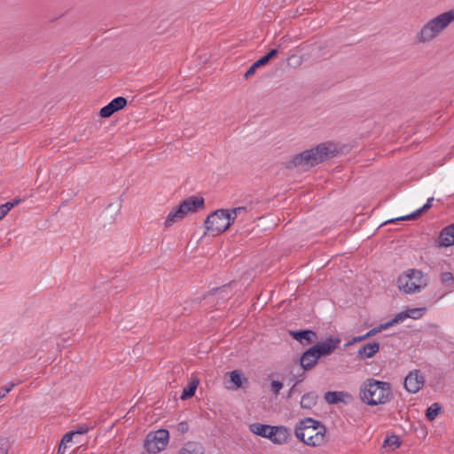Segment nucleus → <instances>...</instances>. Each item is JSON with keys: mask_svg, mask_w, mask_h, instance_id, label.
<instances>
[{"mask_svg": "<svg viewBox=\"0 0 454 454\" xmlns=\"http://www.w3.org/2000/svg\"><path fill=\"white\" fill-rule=\"evenodd\" d=\"M336 153L337 147L333 143H322L295 155L291 163L294 167L310 168L334 157Z\"/></svg>", "mask_w": 454, "mask_h": 454, "instance_id": "nucleus-1", "label": "nucleus"}, {"mask_svg": "<svg viewBox=\"0 0 454 454\" xmlns=\"http://www.w3.org/2000/svg\"><path fill=\"white\" fill-rule=\"evenodd\" d=\"M359 395L363 403L367 405L385 404L390 400L391 386L386 381L367 379L360 387Z\"/></svg>", "mask_w": 454, "mask_h": 454, "instance_id": "nucleus-2", "label": "nucleus"}, {"mask_svg": "<svg viewBox=\"0 0 454 454\" xmlns=\"http://www.w3.org/2000/svg\"><path fill=\"white\" fill-rule=\"evenodd\" d=\"M325 427L321 422L307 418L296 424L295 436L309 446L317 447L325 442Z\"/></svg>", "mask_w": 454, "mask_h": 454, "instance_id": "nucleus-3", "label": "nucleus"}, {"mask_svg": "<svg viewBox=\"0 0 454 454\" xmlns=\"http://www.w3.org/2000/svg\"><path fill=\"white\" fill-rule=\"evenodd\" d=\"M454 22V8L442 12L428 20L417 35L419 43H426L433 41Z\"/></svg>", "mask_w": 454, "mask_h": 454, "instance_id": "nucleus-4", "label": "nucleus"}, {"mask_svg": "<svg viewBox=\"0 0 454 454\" xmlns=\"http://www.w3.org/2000/svg\"><path fill=\"white\" fill-rule=\"evenodd\" d=\"M428 284L427 275L421 270L411 269L397 278L399 289L407 294L421 292Z\"/></svg>", "mask_w": 454, "mask_h": 454, "instance_id": "nucleus-5", "label": "nucleus"}, {"mask_svg": "<svg viewBox=\"0 0 454 454\" xmlns=\"http://www.w3.org/2000/svg\"><path fill=\"white\" fill-rule=\"evenodd\" d=\"M204 206L202 197L192 196L184 200L177 207L173 208L166 217L165 227H169L175 223L184 219L188 214L195 213Z\"/></svg>", "mask_w": 454, "mask_h": 454, "instance_id": "nucleus-6", "label": "nucleus"}, {"mask_svg": "<svg viewBox=\"0 0 454 454\" xmlns=\"http://www.w3.org/2000/svg\"><path fill=\"white\" fill-rule=\"evenodd\" d=\"M253 434L270 439L275 444H284L290 437V431L284 426H270L261 423H253L249 426Z\"/></svg>", "mask_w": 454, "mask_h": 454, "instance_id": "nucleus-7", "label": "nucleus"}, {"mask_svg": "<svg viewBox=\"0 0 454 454\" xmlns=\"http://www.w3.org/2000/svg\"><path fill=\"white\" fill-rule=\"evenodd\" d=\"M228 209H218L209 215L205 221V227L212 236H217L225 231L232 223Z\"/></svg>", "mask_w": 454, "mask_h": 454, "instance_id": "nucleus-8", "label": "nucleus"}, {"mask_svg": "<svg viewBox=\"0 0 454 454\" xmlns=\"http://www.w3.org/2000/svg\"><path fill=\"white\" fill-rule=\"evenodd\" d=\"M168 440V431L159 429L147 434L144 446L149 453L156 454L166 449Z\"/></svg>", "mask_w": 454, "mask_h": 454, "instance_id": "nucleus-9", "label": "nucleus"}, {"mask_svg": "<svg viewBox=\"0 0 454 454\" xmlns=\"http://www.w3.org/2000/svg\"><path fill=\"white\" fill-rule=\"evenodd\" d=\"M425 384V377L419 370L411 372L404 379V387L409 393L416 394Z\"/></svg>", "mask_w": 454, "mask_h": 454, "instance_id": "nucleus-10", "label": "nucleus"}, {"mask_svg": "<svg viewBox=\"0 0 454 454\" xmlns=\"http://www.w3.org/2000/svg\"><path fill=\"white\" fill-rule=\"evenodd\" d=\"M340 340L335 337H328L325 341L317 342L313 348L317 353V356H324L332 354L340 344Z\"/></svg>", "mask_w": 454, "mask_h": 454, "instance_id": "nucleus-11", "label": "nucleus"}, {"mask_svg": "<svg viewBox=\"0 0 454 454\" xmlns=\"http://www.w3.org/2000/svg\"><path fill=\"white\" fill-rule=\"evenodd\" d=\"M127 105V99L123 97L114 98L110 103L102 107L99 111V115L102 118H108L115 112L123 109Z\"/></svg>", "mask_w": 454, "mask_h": 454, "instance_id": "nucleus-12", "label": "nucleus"}, {"mask_svg": "<svg viewBox=\"0 0 454 454\" xmlns=\"http://www.w3.org/2000/svg\"><path fill=\"white\" fill-rule=\"evenodd\" d=\"M426 311L425 308H414L409 309L406 311L398 313L394 318L393 323L395 325L403 322L406 318L419 319L422 317Z\"/></svg>", "mask_w": 454, "mask_h": 454, "instance_id": "nucleus-13", "label": "nucleus"}, {"mask_svg": "<svg viewBox=\"0 0 454 454\" xmlns=\"http://www.w3.org/2000/svg\"><path fill=\"white\" fill-rule=\"evenodd\" d=\"M319 356H317L316 349L313 347H311L308 350H306L301 356V365L303 369L309 370L316 365Z\"/></svg>", "mask_w": 454, "mask_h": 454, "instance_id": "nucleus-14", "label": "nucleus"}, {"mask_svg": "<svg viewBox=\"0 0 454 454\" xmlns=\"http://www.w3.org/2000/svg\"><path fill=\"white\" fill-rule=\"evenodd\" d=\"M454 245V223L445 227L439 236V246L448 247Z\"/></svg>", "mask_w": 454, "mask_h": 454, "instance_id": "nucleus-15", "label": "nucleus"}, {"mask_svg": "<svg viewBox=\"0 0 454 454\" xmlns=\"http://www.w3.org/2000/svg\"><path fill=\"white\" fill-rule=\"evenodd\" d=\"M291 335L296 340L306 345L311 344L317 340L316 333L310 330L291 332Z\"/></svg>", "mask_w": 454, "mask_h": 454, "instance_id": "nucleus-16", "label": "nucleus"}, {"mask_svg": "<svg viewBox=\"0 0 454 454\" xmlns=\"http://www.w3.org/2000/svg\"><path fill=\"white\" fill-rule=\"evenodd\" d=\"M379 350L380 344L378 342L367 343L358 349L357 356L360 359H368L377 354Z\"/></svg>", "mask_w": 454, "mask_h": 454, "instance_id": "nucleus-17", "label": "nucleus"}, {"mask_svg": "<svg viewBox=\"0 0 454 454\" xmlns=\"http://www.w3.org/2000/svg\"><path fill=\"white\" fill-rule=\"evenodd\" d=\"M434 201V198L431 197L427 200V203L419 207V209H417L416 211H414L413 213L410 214V215H404V216H401V217H397L395 219H391V220H387L385 223H395V222H397V221H405V220H412V219H415L417 218L422 212H425L427 211V209H429L431 207H432V202Z\"/></svg>", "mask_w": 454, "mask_h": 454, "instance_id": "nucleus-18", "label": "nucleus"}, {"mask_svg": "<svg viewBox=\"0 0 454 454\" xmlns=\"http://www.w3.org/2000/svg\"><path fill=\"white\" fill-rule=\"evenodd\" d=\"M178 454H204V448L200 442H188L179 450Z\"/></svg>", "mask_w": 454, "mask_h": 454, "instance_id": "nucleus-19", "label": "nucleus"}, {"mask_svg": "<svg viewBox=\"0 0 454 454\" xmlns=\"http://www.w3.org/2000/svg\"><path fill=\"white\" fill-rule=\"evenodd\" d=\"M348 397H349V395L343 391H328L325 394V400L329 404L344 402L345 398Z\"/></svg>", "mask_w": 454, "mask_h": 454, "instance_id": "nucleus-20", "label": "nucleus"}, {"mask_svg": "<svg viewBox=\"0 0 454 454\" xmlns=\"http://www.w3.org/2000/svg\"><path fill=\"white\" fill-rule=\"evenodd\" d=\"M317 395L314 392H309L302 395L301 399V406L303 409H311L317 404Z\"/></svg>", "mask_w": 454, "mask_h": 454, "instance_id": "nucleus-21", "label": "nucleus"}, {"mask_svg": "<svg viewBox=\"0 0 454 454\" xmlns=\"http://www.w3.org/2000/svg\"><path fill=\"white\" fill-rule=\"evenodd\" d=\"M198 380L191 381L186 387L184 388L181 399L185 400L194 395L198 387Z\"/></svg>", "mask_w": 454, "mask_h": 454, "instance_id": "nucleus-22", "label": "nucleus"}, {"mask_svg": "<svg viewBox=\"0 0 454 454\" xmlns=\"http://www.w3.org/2000/svg\"><path fill=\"white\" fill-rule=\"evenodd\" d=\"M442 408L438 403L431 404L426 411V417L429 421H434L440 413Z\"/></svg>", "mask_w": 454, "mask_h": 454, "instance_id": "nucleus-23", "label": "nucleus"}, {"mask_svg": "<svg viewBox=\"0 0 454 454\" xmlns=\"http://www.w3.org/2000/svg\"><path fill=\"white\" fill-rule=\"evenodd\" d=\"M393 325H395V324L393 323V319L388 321V322H387V323L380 324L377 327H374V328L371 329L369 332H367L365 333V337L367 339L370 338V337H372L375 334H377L378 333H380V332H382L384 330H387V329L392 327Z\"/></svg>", "mask_w": 454, "mask_h": 454, "instance_id": "nucleus-24", "label": "nucleus"}, {"mask_svg": "<svg viewBox=\"0 0 454 454\" xmlns=\"http://www.w3.org/2000/svg\"><path fill=\"white\" fill-rule=\"evenodd\" d=\"M401 445V442H400V439L397 435L395 434H393V435H390V436H387L384 442H383V447L385 448H389L391 450H395L397 448H399Z\"/></svg>", "mask_w": 454, "mask_h": 454, "instance_id": "nucleus-25", "label": "nucleus"}, {"mask_svg": "<svg viewBox=\"0 0 454 454\" xmlns=\"http://www.w3.org/2000/svg\"><path fill=\"white\" fill-rule=\"evenodd\" d=\"M267 63L264 61V59L262 58L259 59L257 61H255L249 68L248 70L246 72L245 74V78L246 79H248L250 78L252 75L254 74L256 69L262 66H264L266 65Z\"/></svg>", "mask_w": 454, "mask_h": 454, "instance_id": "nucleus-26", "label": "nucleus"}, {"mask_svg": "<svg viewBox=\"0 0 454 454\" xmlns=\"http://www.w3.org/2000/svg\"><path fill=\"white\" fill-rule=\"evenodd\" d=\"M230 380L231 383H233L236 389L242 386V377L238 371L230 372Z\"/></svg>", "mask_w": 454, "mask_h": 454, "instance_id": "nucleus-27", "label": "nucleus"}, {"mask_svg": "<svg viewBox=\"0 0 454 454\" xmlns=\"http://www.w3.org/2000/svg\"><path fill=\"white\" fill-rule=\"evenodd\" d=\"M247 212V209L246 207H238L232 208V209L229 210L230 215H231L230 218L233 223L239 215H245Z\"/></svg>", "mask_w": 454, "mask_h": 454, "instance_id": "nucleus-28", "label": "nucleus"}, {"mask_svg": "<svg viewBox=\"0 0 454 454\" xmlns=\"http://www.w3.org/2000/svg\"><path fill=\"white\" fill-rule=\"evenodd\" d=\"M440 279L444 286H450L453 284L454 277L451 272L446 271L441 274Z\"/></svg>", "mask_w": 454, "mask_h": 454, "instance_id": "nucleus-29", "label": "nucleus"}, {"mask_svg": "<svg viewBox=\"0 0 454 454\" xmlns=\"http://www.w3.org/2000/svg\"><path fill=\"white\" fill-rule=\"evenodd\" d=\"M271 391L278 395L283 387V384L278 380H273L270 384Z\"/></svg>", "mask_w": 454, "mask_h": 454, "instance_id": "nucleus-30", "label": "nucleus"}, {"mask_svg": "<svg viewBox=\"0 0 454 454\" xmlns=\"http://www.w3.org/2000/svg\"><path fill=\"white\" fill-rule=\"evenodd\" d=\"M15 383H10L7 386H4L0 388V398L4 397L14 387Z\"/></svg>", "mask_w": 454, "mask_h": 454, "instance_id": "nucleus-31", "label": "nucleus"}, {"mask_svg": "<svg viewBox=\"0 0 454 454\" xmlns=\"http://www.w3.org/2000/svg\"><path fill=\"white\" fill-rule=\"evenodd\" d=\"M189 430L188 423L185 421L180 422L177 425V431L181 434H185Z\"/></svg>", "mask_w": 454, "mask_h": 454, "instance_id": "nucleus-32", "label": "nucleus"}, {"mask_svg": "<svg viewBox=\"0 0 454 454\" xmlns=\"http://www.w3.org/2000/svg\"><path fill=\"white\" fill-rule=\"evenodd\" d=\"M88 430H89L88 426H86V425H81V426H78V427H76V429H75V430H74L73 432L74 433V435H75V434H83L87 433V432H88Z\"/></svg>", "mask_w": 454, "mask_h": 454, "instance_id": "nucleus-33", "label": "nucleus"}, {"mask_svg": "<svg viewBox=\"0 0 454 454\" xmlns=\"http://www.w3.org/2000/svg\"><path fill=\"white\" fill-rule=\"evenodd\" d=\"M277 54H278V50L277 49H272L268 54L263 56L262 59H264V61L266 63H268L271 59L276 57Z\"/></svg>", "mask_w": 454, "mask_h": 454, "instance_id": "nucleus-34", "label": "nucleus"}, {"mask_svg": "<svg viewBox=\"0 0 454 454\" xmlns=\"http://www.w3.org/2000/svg\"><path fill=\"white\" fill-rule=\"evenodd\" d=\"M74 436V432H69V433L66 434L61 440L62 443L67 445L68 443H70L72 442Z\"/></svg>", "mask_w": 454, "mask_h": 454, "instance_id": "nucleus-35", "label": "nucleus"}, {"mask_svg": "<svg viewBox=\"0 0 454 454\" xmlns=\"http://www.w3.org/2000/svg\"><path fill=\"white\" fill-rule=\"evenodd\" d=\"M0 451H3V454H7L8 452L7 442L5 439H0Z\"/></svg>", "mask_w": 454, "mask_h": 454, "instance_id": "nucleus-36", "label": "nucleus"}, {"mask_svg": "<svg viewBox=\"0 0 454 454\" xmlns=\"http://www.w3.org/2000/svg\"><path fill=\"white\" fill-rule=\"evenodd\" d=\"M20 202V199H16L12 201H9L4 203L5 206H7L8 211H10L12 208H13L15 206H17Z\"/></svg>", "mask_w": 454, "mask_h": 454, "instance_id": "nucleus-37", "label": "nucleus"}, {"mask_svg": "<svg viewBox=\"0 0 454 454\" xmlns=\"http://www.w3.org/2000/svg\"><path fill=\"white\" fill-rule=\"evenodd\" d=\"M7 206L0 205V221L8 214Z\"/></svg>", "mask_w": 454, "mask_h": 454, "instance_id": "nucleus-38", "label": "nucleus"}, {"mask_svg": "<svg viewBox=\"0 0 454 454\" xmlns=\"http://www.w3.org/2000/svg\"><path fill=\"white\" fill-rule=\"evenodd\" d=\"M367 338L365 337V334L364 335H361V336H357V337H354L352 341H350L349 343H348V345L351 344V343H354V342H360V341H363L364 340H366Z\"/></svg>", "mask_w": 454, "mask_h": 454, "instance_id": "nucleus-39", "label": "nucleus"}, {"mask_svg": "<svg viewBox=\"0 0 454 454\" xmlns=\"http://www.w3.org/2000/svg\"><path fill=\"white\" fill-rule=\"evenodd\" d=\"M67 448V445L63 444L62 441H61L59 443V446L58 454H65Z\"/></svg>", "mask_w": 454, "mask_h": 454, "instance_id": "nucleus-40", "label": "nucleus"}, {"mask_svg": "<svg viewBox=\"0 0 454 454\" xmlns=\"http://www.w3.org/2000/svg\"><path fill=\"white\" fill-rule=\"evenodd\" d=\"M0 454H3V451H0Z\"/></svg>", "mask_w": 454, "mask_h": 454, "instance_id": "nucleus-41", "label": "nucleus"}]
</instances>
